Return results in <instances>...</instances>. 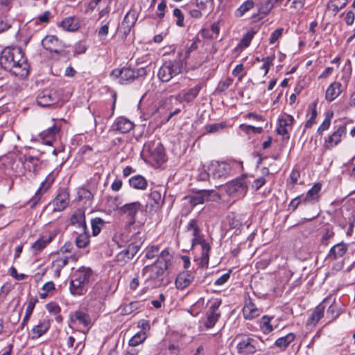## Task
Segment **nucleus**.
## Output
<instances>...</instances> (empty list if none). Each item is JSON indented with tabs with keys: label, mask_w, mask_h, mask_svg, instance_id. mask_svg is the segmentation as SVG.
Listing matches in <instances>:
<instances>
[{
	"label": "nucleus",
	"mask_w": 355,
	"mask_h": 355,
	"mask_svg": "<svg viewBox=\"0 0 355 355\" xmlns=\"http://www.w3.org/2000/svg\"><path fill=\"white\" fill-rule=\"evenodd\" d=\"M59 99L57 91L52 88H46L37 95V102L42 107H48L55 104Z\"/></svg>",
	"instance_id": "obj_10"
},
{
	"label": "nucleus",
	"mask_w": 355,
	"mask_h": 355,
	"mask_svg": "<svg viewBox=\"0 0 355 355\" xmlns=\"http://www.w3.org/2000/svg\"><path fill=\"white\" fill-rule=\"evenodd\" d=\"M248 182L247 181L246 175H242L228 182L224 186V190L226 193L235 199L243 198L248 192Z\"/></svg>",
	"instance_id": "obj_6"
},
{
	"label": "nucleus",
	"mask_w": 355,
	"mask_h": 355,
	"mask_svg": "<svg viewBox=\"0 0 355 355\" xmlns=\"http://www.w3.org/2000/svg\"><path fill=\"white\" fill-rule=\"evenodd\" d=\"M166 8V1L162 0L157 6V15L159 18L162 19L165 15V9Z\"/></svg>",
	"instance_id": "obj_64"
},
{
	"label": "nucleus",
	"mask_w": 355,
	"mask_h": 355,
	"mask_svg": "<svg viewBox=\"0 0 355 355\" xmlns=\"http://www.w3.org/2000/svg\"><path fill=\"white\" fill-rule=\"evenodd\" d=\"M203 86L202 83H198L192 88L184 89L178 94L176 98L180 102L190 103L197 98Z\"/></svg>",
	"instance_id": "obj_15"
},
{
	"label": "nucleus",
	"mask_w": 355,
	"mask_h": 355,
	"mask_svg": "<svg viewBox=\"0 0 355 355\" xmlns=\"http://www.w3.org/2000/svg\"><path fill=\"white\" fill-rule=\"evenodd\" d=\"M182 64L177 60L165 62L159 68L157 76L162 82H168L181 73Z\"/></svg>",
	"instance_id": "obj_8"
},
{
	"label": "nucleus",
	"mask_w": 355,
	"mask_h": 355,
	"mask_svg": "<svg viewBox=\"0 0 355 355\" xmlns=\"http://www.w3.org/2000/svg\"><path fill=\"white\" fill-rule=\"evenodd\" d=\"M60 127L53 125L40 134V138L42 142L48 146H51L53 141L55 139L56 135L60 132Z\"/></svg>",
	"instance_id": "obj_20"
},
{
	"label": "nucleus",
	"mask_w": 355,
	"mask_h": 355,
	"mask_svg": "<svg viewBox=\"0 0 355 355\" xmlns=\"http://www.w3.org/2000/svg\"><path fill=\"white\" fill-rule=\"evenodd\" d=\"M51 327L50 320L44 318L40 321L39 324L34 326L31 329V337L37 339L46 334Z\"/></svg>",
	"instance_id": "obj_24"
},
{
	"label": "nucleus",
	"mask_w": 355,
	"mask_h": 355,
	"mask_svg": "<svg viewBox=\"0 0 355 355\" xmlns=\"http://www.w3.org/2000/svg\"><path fill=\"white\" fill-rule=\"evenodd\" d=\"M73 22L72 17H67L61 21L60 26L63 30L73 31L76 29V25Z\"/></svg>",
	"instance_id": "obj_48"
},
{
	"label": "nucleus",
	"mask_w": 355,
	"mask_h": 355,
	"mask_svg": "<svg viewBox=\"0 0 355 355\" xmlns=\"http://www.w3.org/2000/svg\"><path fill=\"white\" fill-rule=\"evenodd\" d=\"M149 198L150 200H153L155 203L153 207L155 209H159V207H161L164 201V198L162 196V192L160 191H151Z\"/></svg>",
	"instance_id": "obj_42"
},
{
	"label": "nucleus",
	"mask_w": 355,
	"mask_h": 355,
	"mask_svg": "<svg viewBox=\"0 0 355 355\" xmlns=\"http://www.w3.org/2000/svg\"><path fill=\"white\" fill-rule=\"evenodd\" d=\"M254 6V3L252 0L244 1L234 12L236 17H243L247 12L250 10Z\"/></svg>",
	"instance_id": "obj_37"
},
{
	"label": "nucleus",
	"mask_w": 355,
	"mask_h": 355,
	"mask_svg": "<svg viewBox=\"0 0 355 355\" xmlns=\"http://www.w3.org/2000/svg\"><path fill=\"white\" fill-rule=\"evenodd\" d=\"M35 305V302H34L33 300H30L28 302L26 309L25 315H24L23 320L20 324V327H19V328L21 329H23L24 328V327L27 325V324L30 320V318L33 313V311L34 310Z\"/></svg>",
	"instance_id": "obj_40"
},
{
	"label": "nucleus",
	"mask_w": 355,
	"mask_h": 355,
	"mask_svg": "<svg viewBox=\"0 0 355 355\" xmlns=\"http://www.w3.org/2000/svg\"><path fill=\"white\" fill-rule=\"evenodd\" d=\"M25 169L32 172L35 175L37 173L40 165V161L37 157L33 156H24L20 158Z\"/></svg>",
	"instance_id": "obj_26"
},
{
	"label": "nucleus",
	"mask_w": 355,
	"mask_h": 355,
	"mask_svg": "<svg viewBox=\"0 0 355 355\" xmlns=\"http://www.w3.org/2000/svg\"><path fill=\"white\" fill-rule=\"evenodd\" d=\"M194 279L192 274L188 272H180L175 279V286L178 289H184L189 286Z\"/></svg>",
	"instance_id": "obj_29"
},
{
	"label": "nucleus",
	"mask_w": 355,
	"mask_h": 355,
	"mask_svg": "<svg viewBox=\"0 0 355 355\" xmlns=\"http://www.w3.org/2000/svg\"><path fill=\"white\" fill-rule=\"evenodd\" d=\"M196 6L202 10H205L208 8L211 9L212 7L211 0H196Z\"/></svg>",
	"instance_id": "obj_57"
},
{
	"label": "nucleus",
	"mask_w": 355,
	"mask_h": 355,
	"mask_svg": "<svg viewBox=\"0 0 355 355\" xmlns=\"http://www.w3.org/2000/svg\"><path fill=\"white\" fill-rule=\"evenodd\" d=\"M242 312L245 319L252 320L260 315L261 310L258 309L252 300L248 297L245 300Z\"/></svg>",
	"instance_id": "obj_19"
},
{
	"label": "nucleus",
	"mask_w": 355,
	"mask_h": 355,
	"mask_svg": "<svg viewBox=\"0 0 355 355\" xmlns=\"http://www.w3.org/2000/svg\"><path fill=\"white\" fill-rule=\"evenodd\" d=\"M284 29L282 28H279L273 31L270 37V43L274 44L278 39L282 35Z\"/></svg>",
	"instance_id": "obj_63"
},
{
	"label": "nucleus",
	"mask_w": 355,
	"mask_h": 355,
	"mask_svg": "<svg viewBox=\"0 0 355 355\" xmlns=\"http://www.w3.org/2000/svg\"><path fill=\"white\" fill-rule=\"evenodd\" d=\"M173 15L177 17L176 25L179 27H183L184 26V17L180 9L176 8L173 10Z\"/></svg>",
	"instance_id": "obj_54"
},
{
	"label": "nucleus",
	"mask_w": 355,
	"mask_h": 355,
	"mask_svg": "<svg viewBox=\"0 0 355 355\" xmlns=\"http://www.w3.org/2000/svg\"><path fill=\"white\" fill-rule=\"evenodd\" d=\"M339 314L338 306L336 304L335 300H334V302L329 306L327 311V318L330 320H334L339 315Z\"/></svg>",
	"instance_id": "obj_47"
},
{
	"label": "nucleus",
	"mask_w": 355,
	"mask_h": 355,
	"mask_svg": "<svg viewBox=\"0 0 355 355\" xmlns=\"http://www.w3.org/2000/svg\"><path fill=\"white\" fill-rule=\"evenodd\" d=\"M0 64L17 76L25 77L29 73V64L20 47L5 48L0 55Z\"/></svg>",
	"instance_id": "obj_1"
},
{
	"label": "nucleus",
	"mask_w": 355,
	"mask_h": 355,
	"mask_svg": "<svg viewBox=\"0 0 355 355\" xmlns=\"http://www.w3.org/2000/svg\"><path fill=\"white\" fill-rule=\"evenodd\" d=\"M209 311L211 312H220L219 307L221 305L222 301L219 298H214L209 301Z\"/></svg>",
	"instance_id": "obj_53"
},
{
	"label": "nucleus",
	"mask_w": 355,
	"mask_h": 355,
	"mask_svg": "<svg viewBox=\"0 0 355 355\" xmlns=\"http://www.w3.org/2000/svg\"><path fill=\"white\" fill-rule=\"evenodd\" d=\"M348 250V245L341 242L332 246L329 251L327 259L331 261H335L342 258Z\"/></svg>",
	"instance_id": "obj_21"
},
{
	"label": "nucleus",
	"mask_w": 355,
	"mask_h": 355,
	"mask_svg": "<svg viewBox=\"0 0 355 355\" xmlns=\"http://www.w3.org/2000/svg\"><path fill=\"white\" fill-rule=\"evenodd\" d=\"M220 198L218 193L214 190H200L192 195L185 196L184 200L193 208L198 205L209 201H216Z\"/></svg>",
	"instance_id": "obj_7"
},
{
	"label": "nucleus",
	"mask_w": 355,
	"mask_h": 355,
	"mask_svg": "<svg viewBox=\"0 0 355 355\" xmlns=\"http://www.w3.org/2000/svg\"><path fill=\"white\" fill-rule=\"evenodd\" d=\"M43 293H40V297L41 299H45L48 296V293L51 291H53L55 289V284L53 282H48L44 284L42 288Z\"/></svg>",
	"instance_id": "obj_51"
},
{
	"label": "nucleus",
	"mask_w": 355,
	"mask_h": 355,
	"mask_svg": "<svg viewBox=\"0 0 355 355\" xmlns=\"http://www.w3.org/2000/svg\"><path fill=\"white\" fill-rule=\"evenodd\" d=\"M42 44L46 50L55 53H60L65 47L62 41L54 35L46 36L42 40Z\"/></svg>",
	"instance_id": "obj_14"
},
{
	"label": "nucleus",
	"mask_w": 355,
	"mask_h": 355,
	"mask_svg": "<svg viewBox=\"0 0 355 355\" xmlns=\"http://www.w3.org/2000/svg\"><path fill=\"white\" fill-rule=\"evenodd\" d=\"M141 207V205L139 202L127 203L119 208V212L123 214H127L130 218V223L132 225L135 222L136 215Z\"/></svg>",
	"instance_id": "obj_18"
},
{
	"label": "nucleus",
	"mask_w": 355,
	"mask_h": 355,
	"mask_svg": "<svg viewBox=\"0 0 355 355\" xmlns=\"http://www.w3.org/2000/svg\"><path fill=\"white\" fill-rule=\"evenodd\" d=\"M187 230L192 232L193 236L192 239V245H200L202 250L201 253V264L202 266L208 264L209 257L210 252V245L205 241L203 236L200 234V230L198 225L196 219H191L187 225Z\"/></svg>",
	"instance_id": "obj_4"
},
{
	"label": "nucleus",
	"mask_w": 355,
	"mask_h": 355,
	"mask_svg": "<svg viewBox=\"0 0 355 355\" xmlns=\"http://www.w3.org/2000/svg\"><path fill=\"white\" fill-rule=\"evenodd\" d=\"M275 55H270L268 57L261 58V62H263L261 69L264 70V76H266L270 69V67L273 65V60H275Z\"/></svg>",
	"instance_id": "obj_49"
},
{
	"label": "nucleus",
	"mask_w": 355,
	"mask_h": 355,
	"mask_svg": "<svg viewBox=\"0 0 355 355\" xmlns=\"http://www.w3.org/2000/svg\"><path fill=\"white\" fill-rule=\"evenodd\" d=\"M220 317V312H211L207 311V318L205 321V326L207 329L212 328Z\"/></svg>",
	"instance_id": "obj_39"
},
{
	"label": "nucleus",
	"mask_w": 355,
	"mask_h": 355,
	"mask_svg": "<svg viewBox=\"0 0 355 355\" xmlns=\"http://www.w3.org/2000/svg\"><path fill=\"white\" fill-rule=\"evenodd\" d=\"M223 127L224 125L222 123H213L205 125V129L207 133H214L223 128Z\"/></svg>",
	"instance_id": "obj_59"
},
{
	"label": "nucleus",
	"mask_w": 355,
	"mask_h": 355,
	"mask_svg": "<svg viewBox=\"0 0 355 355\" xmlns=\"http://www.w3.org/2000/svg\"><path fill=\"white\" fill-rule=\"evenodd\" d=\"M93 236H97L105 226V222L101 218L96 217L91 220Z\"/></svg>",
	"instance_id": "obj_41"
},
{
	"label": "nucleus",
	"mask_w": 355,
	"mask_h": 355,
	"mask_svg": "<svg viewBox=\"0 0 355 355\" xmlns=\"http://www.w3.org/2000/svg\"><path fill=\"white\" fill-rule=\"evenodd\" d=\"M333 116V113L327 114L322 124L318 127L317 132L321 135L324 131L328 130L331 125V120Z\"/></svg>",
	"instance_id": "obj_50"
},
{
	"label": "nucleus",
	"mask_w": 355,
	"mask_h": 355,
	"mask_svg": "<svg viewBox=\"0 0 355 355\" xmlns=\"http://www.w3.org/2000/svg\"><path fill=\"white\" fill-rule=\"evenodd\" d=\"M130 186L135 189L144 190L147 187L146 180L140 175L131 177L129 179Z\"/></svg>",
	"instance_id": "obj_34"
},
{
	"label": "nucleus",
	"mask_w": 355,
	"mask_h": 355,
	"mask_svg": "<svg viewBox=\"0 0 355 355\" xmlns=\"http://www.w3.org/2000/svg\"><path fill=\"white\" fill-rule=\"evenodd\" d=\"M262 343L259 338H243L236 346L238 353L241 355H252L257 351L263 350Z\"/></svg>",
	"instance_id": "obj_9"
},
{
	"label": "nucleus",
	"mask_w": 355,
	"mask_h": 355,
	"mask_svg": "<svg viewBox=\"0 0 355 355\" xmlns=\"http://www.w3.org/2000/svg\"><path fill=\"white\" fill-rule=\"evenodd\" d=\"M271 318L263 315L259 322V327L263 333L267 334L273 330V327L270 324Z\"/></svg>",
	"instance_id": "obj_44"
},
{
	"label": "nucleus",
	"mask_w": 355,
	"mask_h": 355,
	"mask_svg": "<svg viewBox=\"0 0 355 355\" xmlns=\"http://www.w3.org/2000/svg\"><path fill=\"white\" fill-rule=\"evenodd\" d=\"M70 321L74 325L82 326L89 329L92 325V318L86 310H76L70 315Z\"/></svg>",
	"instance_id": "obj_11"
},
{
	"label": "nucleus",
	"mask_w": 355,
	"mask_h": 355,
	"mask_svg": "<svg viewBox=\"0 0 355 355\" xmlns=\"http://www.w3.org/2000/svg\"><path fill=\"white\" fill-rule=\"evenodd\" d=\"M330 297H326L318 306H317L309 319L310 324H315L324 316L326 306L329 304Z\"/></svg>",
	"instance_id": "obj_23"
},
{
	"label": "nucleus",
	"mask_w": 355,
	"mask_h": 355,
	"mask_svg": "<svg viewBox=\"0 0 355 355\" xmlns=\"http://www.w3.org/2000/svg\"><path fill=\"white\" fill-rule=\"evenodd\" d=\"M169 261L168 252L163 250L154 264L146 266L143 268L142 272L144 275H148L146 281L150 282L152 286H159L162 284L164 272L168 268Z\"/></svg>",
	"instance_id": "obj_2"
},
{
	"label": "nucleus",
	"mask_w": 355,
	"mask_h": 355,
	"mask_svg": "<svg viewBox=\"0 0 355 355\" xmlns=\"http://www.w3.org/2000/svg\"><path fill=\"white\" fill-rule=\"evenodd\" d=\"M294 121L292 116L286 114L280 117L278 120L279 126L277 128V132L281 135H286L288 132V128L291 127Z\"/></svg>",
	"instance_id": "obj_27"
},
{
	"label": "nucleus",
	"mask_w": 355,
	"mask_h": 355,
	"mask_svg": "<svg viewBox=\"0 0 355 355\" xmlns=\"http://www.w3.org/2000/svg\"><path fill=\"white\" fill-rule=\"evenodd\" d=\"M139 303L138 302H132L123 305L121 308V314L129 315L132 313L133 312L139 309Z\"/></svg>",
	"instance_id": "obj_45"
},
{
	"label": "nucleus",
	"mask_w": 355,
	"mask_h": 355,
	"mask_svg": "<svg viewBox=\"0 0 355 355\" xmlns=\"http://www.w3.org/2000/svg\"><path fill=\"white\" fill-rule=\"evenodd\" d=\"M255 33L256 32L254 30H250L248 31L247 33L241 39L240 45L242 47H248L250 45Z\"/></svg>",
	"instance_id": "obj_52"
},
{
	"label": "nucleus",
	"mask_w": 355,
	"mask_h": 355,
	"mask_svg": "<svg viewBox=\"0 0 355 355\" xmlns=\"http://www.w3.org/2000/svg\"><path fill=\"white\" fill-rule=\"evenodd\" d=\"M146 75V70L144 67L137 69L136 70L128 67L114 69L110 73V76L114 80H118V83L121 85L129 84L133 82L137 77Z\"/></svg>",
	"instance_id": "obj_5"
},
{
	"label": "nucleus",
	"mask_w": 355,
	"mask_h": 355,
	"mask_svg": "<svg viewBox=\"0 0 355 355\" xmlns=\"http://www.w3.org/2000/svg\"><path fill=\"white\" fill-rule=\"evenodd\" d=\"M159 252V247L153 245L146 250V257L148 259H153L158 255Z\"/></svg>",
	"instance_id": "obj_55"
},
{
	"label": "nucleus",
	"mask_w": 355,
	"mask_h": 355,
	"mask_svg": "<svg viewBox=\"0 0 355 355\" xmlns=\"http://www.w3.org/2000/svg\"><path fill=\"white\" fill-rule=\"evenodd\" d=\"M345 125H340L334 133L329 135L324 141V147L327 149H331L337 146L346 135Z\"/></svg>",
	"instance_id": "obj_16"
},
{
	"label": "nucleus",
	"mask_w": 355,
	"mask_h": 355,
	"mask_svg": "<svg viewBox=\"0 0 355 355\" xmlns=\"http://www.w3.org/2000/svg\"><path fill=\"white\" fill-rule=\"evenodd\" d=\"M295 337L296 336L294 333H289L284 336L277 338L275 342V345L281 349H285L294 341Z\"/></svg>",
	"instance_id": "obj_35"
},
{
	"label": "nucleus",
	"mask_w": 355,
	"mask_h": 355,
	"mask_svg": "<svg viewBox=\"0 0 355 355\" xmlns=\"http://www.w3.org/2000/svg\"><path fill=\"white\" fill-rule=\"evenodd\" d=\"M69 195L67 190L62 189L53 200V209L55 211L64 210L69 205Z\"/></svg>",
	"instance_id": "obj_22"
},
{
	"label": "nucleus",
	"mask_w": 355,
	"mask_h": 355,
	"mask_svg": "<svg viewBox=\"0 0 355 355\" xmlns=\"http://www.w3.org/2000/svg\"><path fill=\"white\" fill-rule=\"evenodd\" d=\"M46 308L49 313H53L54 315H57L60 312V306L56 302H54L48 303L46 305Z\"/></svg>",
	"instance_id": "obj_60"
},
{
	"label": "nucleus",
	"mask_w": 355,
	"mask_h": 355,
	"mask_svg": "<svg viewBox=\"0 0 355 355\" xmlns=\"http://www.w3.org/2000/svg\"><path fill=\"white\" fill-rule=\"evenodd\" d=\"M244 70V66L242 64H238L232 71V74L234 76H238V80L241 81L244 77L245 74L242 73Z\"/></svg>",
	"instance_id": "obj_62"
},
{
	"label": "nucleus",
	"mask_w": 355,
	"mask_h": 355,
	"mask_svg": "<svg viewBox=\"0 0 355 355\" xmlns=\"http://www.w3.org/2000/svg\"><path fill=\"white\" fill-rule=\"evenodd\" d=\"M138 13L135 10H130L124 17L121 26L124 28V33L128 34L130 33L132 27H133L137 20Z\"/></svg>",
	"instance_id": "obj_25"
},
{
	"label": "nucleus",
	"mask_w": 355,
	"mask_h": 355,
	"mask_svg": "<svg viewBox=\"0 0 355 355\" xmlns=\"http://www.w3.org/2000/svg\"><path fill=\"white\" fill-rule=\"evenodd\" d=\"M68 257H58L52 261L51 266L53 269V276L56 278L60 277L61 270L64 268L69 263Z\"/></svg>",
	"instance_id": "obj_31"
},
{
	"label": "nucleus",
	"mask_w": 355,
	"mask_h": 355,
	"mask_svg": "<svg viewBox=\"0 0 355 355\" xmlns=\"http://www.w3.org/2000/svg\"><path fill=\"white\" fill-rule=\"evenodd\" d=\"M12 26L11 21L6 19L0 17V33L7 31Z\"/></svg>",
	"instance_id": "obj_61"
},
{
	"label": "nucleus",
	"mask_w": 355,
	"mask_h": 355,
	"mask_svg": "<svg viewBox=\"0 0 355 355\" xmlns=\"http://www.w3.org/2000/svg\"><path fill=\"white\" fill-rule=\"evenodd\" d=\"M55 175L53 172L49 173L45 180L42 182L40 188L37 190L35 196L30 200V207L34 209L40 200L44 193H45L52 185L55 180Z\"/></svg>",
	"instance_id": "obj_12"
},
{
	"label": "nucleus",
	"mask_w": 355,
	"mask_h": 355,
	"mask_svg": "<svg viewBox=\"0 0 355 355\" xmlns=\"http://www.w3.org/2000/svg\"><path fill=\"white\" fill-rule=\"evenodd\" d=\"M348 0H331L328 4L329 8L335 14L338 12L347 4Z\"/></svg>",
	"instance_id": "obj_43"
},
{
	"label": "nucleus",
	"mask_w": 355,
	"mask_h": 355,
	"mask_svg": "<svg viewBox=\"0 0 355 355\" xmlns=\"http://www.w3.org/2000/svg\"><path fill=\"white\" fill-rule=\"evenodd\" d=\"M71 220L73 225H77L80 230H87L85 214L83 211H76L72 215Z\"/></svg>",
	"instance_id": "obj_33"
},
{
	"label": "nucleus",
	"mask_w": 355,
	"mask_h": 355,
	"mask_svg": "<svg viewBox=\"0 0 355 355\" xmlns=\"http://www.w3.org/2000/svg\"><path fill=\"white\" fill-rule=\"evenodd\" d=\"M147 338V334L144 331H139L133 336L129 341L131 346H137L142 343Z\"/></svg>",
	"instance_id": "obj_46"
},
{
	"label": "nucleus",
	"mask_w": 355,
	"mask_h": 355,
	"mask_svg": "<svg viewBox=\"0 0 355 355\" xmlns=\"http://www.w3.org/2000/svg\"><path fill=\"white\" fill-rule=\"evenodd\" d=\"M55 234L51 233L40 237L31 245L33 250L35 252H40L43 250L55 238Z\"/></svg>",
	"instance_id": "obj_28"
},
{
	"label": "nucleus",
	"mask_w": 355,
	"mask_h": 355,
	"mask_svg": "<svg viewBox=\"0 0 355 355\" xmlns=\"http://www.w3.org/2000/svg\"><path fill=\"white\" fill-rule=\"evenodd\" d=\"M116 130L121 133H127L130 132L134 127L133 123L129 119L120 117L115 123Z\"/></svg>",
	"instance_id": "obj_32"
},
{
	"label": "nucleus",
	"mask_w": 355,
	"mask_h": 355,
	"mask_svg": "<svg viewBox=\"0 0 355 355\" xmlns=\"http://www.w3.org/2000/svg\"><path fill=\"white\" fill-rule=\"evenodd\" d=\"M334 235V232L331 228H326L322 236V243L325 245H328L329 240L331 239Z\"/></svg>",
	"instance_id": "obj_58"
},
{
	"label": "nucleus",
	"mask_w": 355,
	"mask_h": 355,
	"mask_svg": "<svg viewBox=\"0 0 355 355\" xmlns=\"http://www.w3.org/2000/svg\"><path fill=\"white\" fill-rule=\"evenodd\" d=\"M231 172V167L226 162H216L211 164V173L215 179L225 178Z\"/></svg>",
	"instance_id": "obj_17"
},
{
	"label": "nucleus",
	"mask_w": 355,
	"mask_h": 355,
	"mask_svg": "<svg viewBox=\"0 0 355 355\" xmlns=\"http://www.w3.org/2000/svg\"><path fill=\"white\" fill-rule=\"evenodd\" d=\"M321 184L320 183L315 184L313 187L309 189L304 198L303 202H311L318 200L319 198V192L321 190Z\"/></svg>",
	"instance_id": "obj_36"
},
{
	"label": "nucleus",
	"mask_w": 355,
	"mask_h": 355,
	"mask_svg": "<svg viewBox=\"0 0 355 355\" xmlns=\"http://www.w3.org/2000/svg\"><path fill=\"white\" fill-rule=\"evenodd\" d=\"M81 232L77 236L75 242L78 248H85L89 242V236L86 230H80Z\"/></svg>",
	"instance_id": "obj_38"
},
{
	"label": "nucleus",
	"mask_w": 355,
	"mask_h": 355,
	"mask_svg": "<svg viewBox=\"0 0 355 355\" xmlns=\"http://www.w3.org/2000/svg\"><path fill=\"white\" fill-rule=\"evenodd\" d=\"M342 92V85L339 82L331 83L326 90L325 98L329 101L335 100Z\"/></svg>",
	"instance_id": "obj_30"
},
{
	"label": "nucleus",
	"mask_w": 355,
	"mask_h": 355,
	"mask_svg": "<svg viewBox=\"0 0 355 355\" xmlns=\"http://www.w3.org/2000/svg\"><path fill=\"white\" fill-rule=\"evenodd\" d=\"M93 272L90 268L81 267L71 277L69 290L73 295H83L88 290Z\"/></svg>",
	"instance_id": "obj_3"
},
{
	"label": "nucleus",
	"mask_w": 355,
	"mask_h": 355,
	"mask_svg": "<svg viewBox=\"0 0 355 355\" xmlns=\"http://www.w3.org/2000/svg\"><path fill=\"white\" fill-rule=\"evenodd\" d=\"M140 246L132 243L116 256V261L119 265H123L131 260L139 250Z\"/></svg>",
	"instance_id": "obj_13"
},
{
	"label": "nucleus",
	"mask_w": 355,
	"mask_h": 355,
	"mask_svg": "<svg viewBox=\"0 0 355 355\" xmlns=\"http://www.w3.org/2000/svg\"><path fill=\"white\" fill-rule=\"evenodd\" d=\"M272 5L270 3V1H265L262 2L259 8V12L264 14L265 15H268L270 11L272 9Z\"/></svg>",
	"instance_id": "obj_56"
}]
</instances>
